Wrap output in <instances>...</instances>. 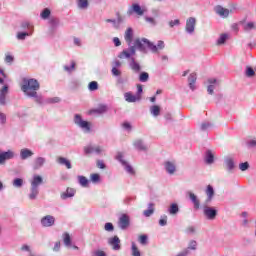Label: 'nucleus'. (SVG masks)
Masks as SVG:
<instances>
[{"mask_svg": "<svg viewBox=\"0 0 256 256\" xmlns=\"http://www.w3.org/2000/svg\"><path fill=\"white\" fill-rule=\"evenodd\" d=\"M21 89L25 95H28V97H35L37 91H39V82L35 79L24 78L22 80Z\"/></svg>", "mask_w": 256, "mask_h": 256, "instance_id": "obj_1", "label": "nucleus"}, {"mask_svg": "<svg viewBox=\"0 0 256 256\" xmlns=\"http://www.w3.org/2000/svg\"><path fill=\"white\" fill-rule=\"evenodd\" d=\"M135 47L136 49H139L140 51H143L145 47H149L152 50V53H157V51H161L162 49H165V42L158 41L157 45L151 43L147 39H136L135 40Z\"/></svg>", "mask_w": 256, "mask_h": 256, "instance_id": "obj_2", "label": "nucleus"}, {"mask_svg": "<svg viewBox=\"0 0 256 256\" xmlns=\"http://www.w3.org/2000/svg\"><path fill=\"white\" fill-rule=\"evenodd\" d=\"M135 55V45L130 47L128 50H124L119 54V59H131L130 67L133 71L139 72L141 71V66H139V63L135 62V59L133 58Z\"/></svg>", "mask_w": 256, "mask_h": 256, "instance_id": "obj_3", "label": "nucleus"}, {"mask_svg": "<svg viewBox=\"0 0 256 256\" xmlns=\"http://www.w3.org/2000/svg\"><path fill=\"white\" fill-rule=\"evenodd\" d=\"M74 121L76 125H79V127H81V129H85L86 131H91V123L81 119V115L76 114Z\"/></svg>", "mask_w": 256, "mask_h": 256, "instance_id": "obj_4", "label": "nucleus"}, {"mask_svg": "<svg viewBox=\"0 0 256 256\" xmlns=\"http://www.w3.org/2000/svg\"><path fill=\"white\" fill-rule=\"evenodd\" d=\"M203 211L205 217L208 218L210 221H213V219L217 217V210L213 207L204 206Z\"/></svg>", "mask_w": 256, "mask_h": 256, "instance_id": "obj_5", "label": "nucleus"}, {"mask_svg": "<svg viewBox=\"0 0 256 256\" xmlns=\"http://www.w3.org/2000/svg\"><path fill=\"white\" fill-rule=\"evenodd\" d=\"M116 159L118 161H120V163H122V165H124L125 167V170L127 171V173H130V175H134L135 174V171L133 170V167H131L129 164H127V162H125L123 160V154L121 152H119L117 155H116Z\"/></svg>", "mask_w": 256, "mask_h": 256, "instance_id": "obj_6", "label": "nucleus"}, {"mask_svg": "<svg viewBox=\"0 0 256 256\" xmlns=\"http://www.w3.org/2000/svg\"><path fill=\"white\" fill-rule=\"evenodd\" d=\"M124 99L128 103H135L137 101H141V95H137V94L133 95V93H131V92H126L124 94Z\"/></svg>", "mask_w": 256, "mask_h": 256, "instance_id": "obj_7", "label": "nucleus"}, {"mask_svg": "<svg viewBox=\"0 0 256 256\" xmlns=\"http://www.w3.org/2000/svg\"><path fill=\"white\" fill-rule=\"evenodd\" d=\"M43 227H53L55 225V217L47 215L41 219Z\"/></svg>", "mask_w": 256, "mask_h": 256, "instance_id": "obj_8", "label": "nucleus"}, {"mask_svg": "<svg viewBox=\"0 0 256 256\" xmlns=\"http://www.w3.org/2000/svg\"><path fill=\"white\" fill-rule=\"evenodd\" d=\"M108 243H109V245L112 246L114 251H119V249H121V244H120L121 240L117 236L109 238Z\"/></svg>", "mask_w": 256, "mask_h": 256, "instance_id": "obj_9", "label": "nucleus"}, {"mask_svg": "<svg viewBox=\"0 0 256 256\" xmlns=\"http://www.w3.org/2000/svg\"><path fill=\"white\" fill-rule=\"evenodd\" d=\"M118 225L122 229H127V227H129V216L127 214L120 216Z\"/></svg>", "mask_w": 256, "mask_h": 256, "instance_id": "obj_10", "label": "nucleus"}, {"mask_svg": "<svg viewBox=\"0 0 256 256\" xmlns=\"http://www.w3.org/2000/svg\"><path fill=\"white\" fill-rule=\"evenodd\" d=\"M195 23H197V20L193 17H190L187 21H186V31L188 33H193V31H195Z\"/></svg>", "mask_w": 256, "mask_h": 256, "instance_id": "obj_11", "label": "nucleus"}, {"mask_svg": "<svg viewBox=\"0 0 256 256\" xmlns=\"http://www.w3.org/2000/svg\"><path fill=\"white\" fill-rule=\"evenodd\" d=\"M134 13H136V15H143V13H145V9L141 8V6H139V4H133L132 5V9L128 10V15H132Z\"/></svg>", "mask_w": 256, "mask_h": 256, "instance_id": "obj_12", "label": "nucleus"}, {"mask_svg": "<svg viewBox=\"0 0 256 256\" xmlns=\"http://www.w3.org/2000/svg\"><path fill=\"white\" fill-rule=\"evenodd\" d=\"M15 157V154L13 151H7L0 154V165H3L7 159H13Z\"/></svg>", "mask_w": 256, "mask_h": 256, "instance_id": "obj_13", "label": "nucleus"}, {"mask_svg": "<svg viewBox=\"0 0 256 256\" xmlns=\"http://www.w3.org/2000/svg\"><path fill=\"white\" fill-rule=\"evenodd\" d=\"M215 13L219 15L220 17H229V9L223 8L222 6H216L214 8Z\"/></svg>", "mask_w": 256, "mask_h": 256, "instance_id": "obj_14", "label": "nucleus"}, {"mask_svg": "<svg viewBox=\"0 0 256 256\" xmlns=\"http://www.w3.org/2000/svg\"><path fill=\"white\" fill-rule=\"evenodd\" d=\"M208 83H209L208 93H209V95H213V89H215V87H217V85H219V82L215 78H210V79H208Z\"/></svg>", "mask_w": 256, "mask_h": 256, "instance_id": "obj_15", "label": "nucleus"}, {"mask_svg": "<svg viewBox=\"0 0 256 256\" xmlns=\"http://www.w3.org/2000/svg\"><path fill=\"white\" fill-rule=\"evenodd\" d=\"M84 151L86 153V155H89V153H97L99 155V153H102L103 149H101V147L96 146H88L86 148H84Z\"/></svg>", "mask_w": 256, "mask_h": 256, "instance_id": "obj_16", "label": "nucleus"}, {"mask_svg": "<svg viewBox=\"0 0 256 256\" xmlns=\"http://www.w3.org/2000/svg\"><path fill=\"white\" fill-rule=\"evenodd\" d=\"M41 183H43V178L39 175H34L32 181H31L32 188L37 189V187H39V185H41Z\"/></svg>", "mask_w": 256, "mask_h": 256, "instance_id": "obj_17", "label": "nucleus"}, {"mask_svg": "<svg viewBox=\"0 0 256 256\" xmlns=\"http://www.w3.org/2000/svg\"><path fill=\"white\" fill-rule=\"evenodd\" d=\"M9 91V88L7 86H4L0 91V105H5V99L7 97V93Z\"/></svg>", "mask_w": 256, "mask_h": 256, "instance_id": "obj_18", "label": "nucleus"}, {"mask_svg": "<svg viewBox=\"0 0 256 256\" xmlns=\"http://www.w3.org/2000/svg\"><path fill=\"white\" fill-rule=\"evenodd\" d=\"M188 81H189L190 89H192V91H195V82L197 81V74L195 73L190 74Z\"/></svg>", "mask_w": 256, "mask_h": 256, "instance_id": "obj_19", "label": "nucleus"}, {"mask_svg": "<svg viewBox=\"0 0 256 256\" xmlns=\"http://www.w3.org/2000/svg\"><path fill=\"white\" fill-rule=\"evenodd\" d=\"M125 41L128 45H131V41H133V29L128 28L125 32Z\"/></svg>", "mask_w": 256, "mask_h": 256, "instance_id": "obj_20", "label": "nucleus"}, {"mask_svg": "<svg viewBox=\"0 0 256 256\" xmlns=\"http://www.w3.org/2000/svg\"><path fill=\"white\" fill-rule=\"evenodd\" d=\"M57 163H59V165H65V167H67L68 169H71V161L67 160V158L58 157Z\"/></svg>", "mask_w": 256, "mask_h": 256, "instance_id": "obj_21", "label": "nucleus"}, {"mask_svg": "<svg viewBox=\"0 0 256 256\" xmlns=\"http://www.w3.org/2000/svg\"><path fill=\"white\" fill-rule=\"evenodd\" d=\"M165 169L167 173H169L170 175H173V173H175V164L173 162H166Z\"/></svg>", "mask_w": 256, "mask_h": 256, "instance_id": "obj_22", "label": "nucleus"}, {"mask_svg": "<svg viewBox=\"0 0 256 256\" xmlns=\"http://www.w3.org/2000/svg\"><path fill=\"white\" fill-rule=\"evenodd\" d=\"M33 152L31 150L25 148L20 151V157L21 159H27L28 157H32Z\"/></svg>", "mask_w": 256, "mask_h": 256, "instance_id": "obj_23", "label": "nucleus"}, {"mask_svg": "<svg viewBox=\"0 0 256 256\" xmlns=\"http://www.w3.org/2000/svg\"><path fill=\"white\" fill-rule=\"evenodd\" d=\"M188 195H189L192 203H194L195 209H199L200 203H199V199L197 198V196L195 194H193L192 192H189Z\"/></svg>", "mask_w": 256, "mask_h": 256, "instance_id": "obj_24", "label": "nucleus"}, {"mask_svg": "<svg viewBox=\"0 0 256 256\" xmlns=\"http://www.w3.org/2000/svg\"><path fill=\"white\" fill-rule=\"evenodd\" d=\"M107 111V106L102 105L98 109H93L89 111V115H93V113H97L98 115H101V113H105Z\"/></svg>", "mask_w": 256, "mask_h": 256, "instance_id": "obj_25", "label": "nucleus"}, {"mask_svg": "<svg viewBox=\"0 0 256 256\" xmlns=\"http://www.w3.org/2000/svg\"><path fill=\"white\" fill-rule=\"evenodd\" d=\"M150 113H152L154 117H158V115L161 113V107L157 105L150 107Z\"/></svg>", "mask_w": 256, "mask_h": 256, "instance_id": "obj_26", "label": "nucleus"}, {"mask_svg": "<svg viewBox=\"0 0 256 256\" xmlns=\"http://www.w3.org/2000/svg\"><path fill=\"white\" fill-rule=\"evenodd\" d=\"M78 181L82 187H89V180L85 176H78Z\"/></svg>", "mask_w": 256, "mask_h": 256, "instance_id": "obj_27", "label": "nucleus"}, {"mask_svg": "<svg viewBox=\"0 0 256 256\" xmlns=\"http://www.w3.org/2000/svg\"><path fill=\"white\" fill-rule=\"evenodd\" d=\"M73 195H75V189L68 188L66 190V193L62 194L61 197L62 199H67V197H73Z\"/></svg>", "mask_w": 256, "mask_h": 256, "instance_id": "obj_28", "label": "nucleus"}, {"mask_svg": "<svg viewBox=\"0 0 256 256\" xmlns=\"http://www.w3.org/2000/svg\"><path fill=\"white\" fill-rule=\"evenodd\" d=\"M43 163H45V158H37L34 163V169H39V167H43Z\"/></svg>", "mask_w": 256, "mask_h": 256, "instance_id": "obj_29", "label": "nucleus"}, {"mask_svg": "<svg viewBox=\"0 0 256 256\" xmlns=\"http://www.w3.org/2000/svg\"><path fill=\"white\" fill-rule=\"evenodd\" d=\"M228 39H229L228 34H221L217 40V45H224L225 41H227Z\"/></svg>", "mask_w": 256, "mask_h": 256, "instance_id": "obj_30", "label": "nucleus"}, {"mask_svg": "<svg viewBox=\"0 0 256 256\" xmlns=\"http://www.w3.org/2000/svg\"><path fill=\"white\" fill-rule=\"evenodd\" d=\"M214 158H215V156L213 155V153L211 151L206 152V158H205L206 163L211 165V163H213Z\"/></svg>", "mask_w": 256, "mask_h": 256, "instance_id": "obj_31", "label": "nucleus"}, {"mask_svg": "<svg viewBox=\"0 0 256 256\" xmlns=\"http://www.w3.org/2000/svg\"><path fill=\"white\" fill-rule=\"evenodd\" d=\"M63 240L66 247H71V236L69 235V233L63 234Z\"/></svg>", "mask_w": 256, "mask_h": 256, "instance_id": "obj_32", "label": "nucleus"}, {"mask_svg": "<svg viewBox=\"0 0 256 256\" xmlns=\"http://www.w3.org/2000/svg\"><path fill=\"white\" fill-rule=\"evenodd\" d=\"M206 194L208 196V201H211V199H213V195H215V191L211 185L207 187Z\"/></svg>", "mask_w": 256, "mask_h": 256, "instance_id": "obj_33", "label": "nucleus"}, {"mask_svg": "<svg viewBox=\"0 0 256 256\" xmlns=\"http://www.w3.org/2000/svg\"><path fill=\"white\" fill-rule=\"evenodd\" d=\"M244 31H252V29H255V23L254 22H248L243 24Z\"/></svg>", "mask_w": 256, "mask_h": 256, "instance_id": "obj_34", "label": "nucleus"}, {"mask_svg": "<svg viewBox=\"0 0 256 256\" xmlns=\"http://www.w3.org/2000/svg\"><path fill=\"white\" fill-rule=\"evenodd\" d=\"M134 145L136 149H139L140 151H145V149H147V146H145L141 140L135 141Z\"/></svg>", "mask_w": 256, "mask_h": 256, "instance_id": "obj_35", "label": "nucleus"}, {"mask_svg": "<svg viewBox=\"0 0 256 256\" xmlns=\"http://www.w3.org/2000/svg\"><path fill=\"white\" fill-rule=\"evenodd\" d=\"M154 211L155 210L153 208V204H149L148 209L144 211L145 217H151V215H153Z\"/></svg>", "mask_w": 256, "mask_h": 256, "instance_id": "obj_36", "label": "nucleus"}, {"mask_svg": "<svg viewBox=\"0 0 256 256\" xmlns=\"http://www.w3.org/2000/svg\"><path fill=\"white\" fill-rule=\"evenodd\" d=\"M139 81H141V83H145V82L149 81V73L142 72L140 74Z\"/></svg>", "mask_w": 256, "mask_h": 256, "instance_id": "obj_37", "label": "nucleus"}, {"mask_svg": "<svg viewBox=\"0 0 256 256\" xmlns=\"http://www.w3.org/2000/svg\"><path fill=\"white\" fill-rule=\"evenodd\" d=\"M132 255L141 256V252L139 251V248H137V245L135 244V242H132Z\"/></svg>", "mask_w": 256, "mask_h": 256, "instance_id": "obj_38", "label": "nucleus"}, {"mask_svg": "<svg viewBox=\"0 0 256 256\" xmlns=\"http://www.w3.org/2000/svg\"><path fill=\"white\" fill-rule=\"evenodd\" d=\"M179 212V206H177V204H172L169 208V213L171 215H175V213Z\"/></svg>", "mask_w": 256, "mask_h": 256, "instance_id": "obj_39", "label": "nucleus"}, {"mask_svg": "<svg viewBox=\"0 0 256 256\" xmlns=\"http://www.w3.org/2000/svg\"><path fill=\"white\" fill-rule=\"evenodd\" d=\"M88 87L90 91H97V89H99V84L96 81H92L89 83Z\"/></svg>", "mask_w": 256, "mask_h": 256, "instance_id": "obj_40", "label": "nucleus"}, {"mask_svg": "<svg viewBox=\"0 0 256 256\" xmlns=\"http://www.w3.org/2000/svg\"><path fill=\"white\" fill-rule=\"evenodd\" d=\"M88 5H89V2H87V0H79L78 1V7L80 9H87Z\"/></svg>", "mask_w": 256, "mask_h": 256, "instance_id": "obj_41", "label": "nucleus"}, {"mask_svg": "<svg viewBox=\"0 0 256 256\" xmlns=\"http://www.w3.org/2000/svg\"><path fill=\"white\" fill-rule=\"evenodd\" d=\"M13 186L14 187H23V179H21V178L14 179Z\"/></svg>", "mask_w": 256, "mask_h": 256, "instance_id": "obj_42", "label": "nucleus"}, {"mask_svg": "<svg viewBox=\"0 0 256 256\" xmlns=\"http://www.w3.org/2000/svg\"><path fill=\"white\" fill-rule=\"evenodd\" d=\"M226 167H227V169H229V171H231V169H233L235 167L233 159L229 158L226 160Z\"/></svg>", "mask_w": 256, "mask_h": 256, "instance_id": "obj_43", "label": "nucleus"}, {"mask_svg": "<svg viewBox=\"0 0 256 256\" xmlns=\"http://www.w3.org/2000/svg\"><path fill=\"white\" fill-rule=\"evenodd\" d=\"M37 195H39V189L32 187V190H31V193L29 196L30 199H35L37 197Z\"/></svg>", "mask_w": 256, "mask_h": 256, "instance_id": "obj_44", "label": "nucleus"}, {"mask_svg": "<svg viewBox=\"0 0 256 256\" xmlns=\"http://www.w3.org/2000/svg\"><path fill=\"white\" fill-rule=\"evenodd\" d=\"M90 179L92 183H99L101 176L99 174H91Z\"/></svg>", "mask_w": 256, "mask_h": 256, "instance_id": "obj_45", "label": "nucleus"}, {"mask_svg": "<svg viewBox=\"0 0 256 256\" xmlns=\"http://www.w3.org/2000/svg\"><path fill=\"white\" fill-rule=\"evenodd\" d=\"M32 33H33V32H31V33L19 32L18 35H17V37H18V39L23 40V39H25L26 37H29V35H31Z\"/></svg>", "mask_w": 256, "mask_h": 256, "instance_id": "obj_46", "label": "nucleus"}, {"mask_svg": "<svg viewBox=\"0 0 256 256\" xmlns=\"http://www.w3.org/2000/svg\"><path fill=\"white\" fill-rule=\"evenodd\" d=\"M51 15V11L49 9H44L41 13L42 19H47Z\"/></svg>", "mask_w": 256, "mask_h": 256, "instance_id": "obj_47", "label": "nucleus"}, {"mask_svg": "<svg viewBox=\"0 0 256 256\" xmlns=\"http://www.w3.org/2000/svg\"><path fill=\"white\" fill-rule=\"evenodd\" d=\"M239 169L240 171H247L249 169V163L248 162L241 163L239 165Z\"/></svg>", "mask_w": 256, "mask_h": 256, "instance_id": "obj_48", "label": "nucleus"}, {"mask_svg": "<svg viewBox=\"0 0 256 256\" xmlns=\"http://www.w3.org/2000/svg\"><path fill=\"white\" fill-rule=\"evenodd\" d=\"M139 243H141V245H147V235H140Z\"/></svg>", "mask_w": 256, "mask_h": 256, "instance_id": "obj_49", "label": "nucleus"}, {"mask_svg": "<svg viewBox=\"0 0 256 256\" xmlns=\"http://www.w3.org/2000/svg\"><path fill=\"white\" fill-rule=\"evenodd\" d=\"M6 122H7V116L5 115V113L0 112V123L2 125H5Z\"/></svg>", "mask_w": 256, "mask_h": 256, "instance_id": "obj_50", "label": "nucleus"}, {"mask_svg": "<svg viewBox=\"0 0 256 256\" xmlns=\"http://www.w3.org/2000/svg\"><path fill=\"white\" fill-rule=\"evenodd\" d=\"M92 256H107V254L103 250H96L93 252Z\"/></svg>", "mask_w": 256, "mask_h": 256, "instance_id": "obj_51", "label": "nucleus"}, {"mask_svg": "<svg viewBox=\"0 0 256 256\" xmlns=\"http://www.w3.org/2000/svg\"><path fill=\"white\" fill-rule=\"evenodd\" d=\"M159 225H161V227H165V225H167V216L161 217V219L159 220Z\"/></svg>", "mask_w": 256, "mask_h": 256, "instance_id": "obj_52", "label": "nucleus"}, {"mask_svg": "<svg viewBox=\"0 0 256 256\" xmlns=\"http://www.w3.org/2000/svg\"><path fill=\"white\" fill-rule=\"evenodd\" d=\"M246 75L247 77H253V75H255V70H253L251 67H248L246 70Z\"/></svg>", "mask_w": 256, "mask_h": 256, "instance_id": "obj_53", "label": "nucleus"}, {"mask_svg": "<svg viewBox=\"0 0 256 256\" xmlns=\"http://www.w3.org/2000/svg\"><path fill=\"white\" fill-rule=\"evenodd\" d=\"M104 229H105V231H113V229H114L113 224L110 222L106 223L104 226Z\"/></svg>", "mask_w": 256, "mask_h": 256, "instance_id": "obj_54", "label": "nucleus"}, {"mask_svg": "<svg viewBox=\"0 0 256 256\" xmlns=\"http://www.w3.org/2000/svg\"><path fill=\"white\" fill-rule=\"evenodd\" d=\"M112 75H115V77H119V75H121V70L117 69V67H113Z\"/></svg>", "mask_w": 256, "mask_h": 256, "instance_id": "obj_55", "label": "nucleus"}, {"mask_svg": "<svg viewBox=\"0 0 256 256\" xmlns=\"http://www.w3.org/2000/svg\"><path fill=\"white\" fill-rule=\"evenodd\" d=\"M14 61V58L12 55H9V54H6V57H5V62L6 63H13Z\"/></svg>", "mask_w": 256, "mask_h": 256, "instance_id": "obj_56", "label": "nucleus"}, {"mask_svg": "<svg viewBox=\"0 0 256 256\" xmlns=\"http://www.w3.org/2000/svg\"><path fill=\"white\" fill-rule=\"evenodd\" d=\"M75 62H71V67H69V66H65L64 67V69H65V71H69V72H71V71H73V69H75Z\"/></svg>", "mask_w": 256, "mask_h": 256, "instance_id": "obj_57", "label": "nucleus"}, {"mask_svg": "<svg viewBox=\"0 0 256 256\" xmlns=\"http://www.w3.org/2000/svg\"><path fill=\"white\" fill-rule=\"evenodd\" d=\"M170 27H175V25H179V19L169 22Z\"/></svg>", "mask_w": 256, "mask_h": 256, "instance_id": "obj_58", "label": "nucleus"}, {"mask_svg": "<svg viewBox=\"0 0 256 256\" xmlns=\"http://www.w3.org/2000/svg\"><path fill=\"white\" fill-rule=\"evenodd\" d=\"M113 42H114V45H115L116 47H120V45H121V40H119V38H114V39H113Z\"/></svg>", "mask_w": 256, "mask_h": 256, "instance_id": "obj_59", "label": "nucleus"}, {"mask_svg": "<svg viewBox=\"0 0 256 256\" xmlns=\"http://www.w3.org/2000/svg\"><path fill=\"white\" fill-rule=\"evenodd\" d=\"M137 89H138V92L136 95H140L141 96V93H143V86L141 84H138L137 85Z\"/></svg>", "mask_w": 256, "mask_h": 256, "instance_id": "obj_60", "label": "nucleus"}, {"mask_svg": "<svg viewBox=\"0 0 256 256\" xmlns=\"http://www.w3.org/2000/svg\"><path fill=\"white\" fill-rule=\"evenodd\" d=\"M122 127H123L124 129L131 130V124H130L129 122H124V123L122 124Z\"/></svg>", "mask_w": 256, "mask_h": 256, "instance_id": "obj_61", "label": "nucleus"}, {"mask_svg": "<svg viewBox=\"0 0 256 256\" xmlns=\"http://www.w3.org/2000/svg\"><path fill=\"white\" fill-rule=\"evenodd\" d=\"M61 249V242H56L53 251H59Z\"/></svg>", "mask_w": 256, "mask_h": 256, "instance_id": "obj_62", "label": "nucleus"}, {"mask_svg": "<svg viewBox=\"0 0 256 256\" xmlns=\"http://www.w3.org/2000/svg\"><path fill=\"white\" fill-rule=\"evenodd\" d=\"M196 247H197V242L196 241H191L189 249H196Z\"/></svg>", "mask_w": 256, "mask_h": 256, "instance_id": "obj_63", "label": "nucleus"}, {"mask_svg": "<svg viewBox=\"0 0 256 256\" xmlns=\"http://www.w3.org/2000/svg\"><path fill=\"white\" fill-rule=\"evenodd\" d=\"M97 165H98L99 169H105V163H103V161H98Z\"/></svg>", "mask_w": 256, "mask_h": 256, "instance_id": "obj_64", "label": "nucleus"}]
</instances>
